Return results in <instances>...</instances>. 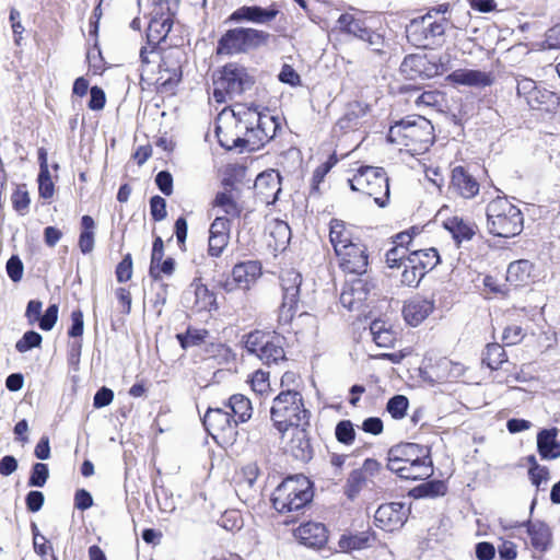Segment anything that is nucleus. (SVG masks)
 Returning <instances> with one entry per match:
<instances>
[{
    "mask_svg": "<svg viewBox=\"0 0 560 560\" xmlns=\"http://www.w3.org/2000/svg\"><path fill=\"white\" fill-rule=\"evenodd\" d=\"M370 332L374 342L383 348L393 347L397 339V334L393 330L392 325L383 319L373 320L370 325Z\"/></svg>",
    "mask_w": 560,
    "mask_h": 560,
    "instance_id": "obj_36",
    "label": "nucleus"
},
{
    "mask_svg": "<svg viewBox=\"0 0 560 560\" xmlns=\"http://www.w3.org/2000/svg\"><path fill=\"white\" fill-rule=\"evenodd\" d=\"M447 65L438 56L410 55L405 57L400 70L410 79H431L447 71Z\"/></svg>",
    "mask_w": 560,
    "mask_h": 560,
    "instance_id": "obj_14",
    "label": "nucleus"
},
{
    "mask_svg": "<svg viewBox=\"0 0 560 560\" xmlns=\"http://www.w3.org/2000/svg\"><path fill=\"white\" fill-rule=\"evenodd\" d=\"M508 355L505 350L499 343H489L483 353L482 362H485L491 370H497L499 366L506 362Z\"/></svg>",
    "mask_w": 560,
    "mask_h": 560,
    "instance_id": "obj_44",
    "label": "nucleus"
},
{
    "mask_svg": "<svg viewBox=\"0 0 560 560\" xmlns=\"http://www.w3.org/2000/svg\"><path fill=\"white\" fill-rule=\"evenodd\" d=\"M253 392L258 395H265L270 389L269 373L262 370L255 371L248 380Z\"/></svg>",
    "mask_w": 560,
    "mask_h": 560,
    "instance_id": "obj_49",
    "label": "nucleus"
},
{
    "mask_svg": "<svg viewBox=\"0 0 560 560\" xmlns=\"http://www.w3.org/2000/svg\"><path fill=\"white\" fill-rule=\"evenodd\" d=\"M387 468L402 479H427L433 474L430 448L417 443L395 445L388 452Z\"/></svg>",
    "mask_w": 560,
    "mask_h": 560,
    "instance_id": "obj_3",
    "label": "nucleus"
},
{
    "mask_svg": "<svg viewBox=\"0 0 560 560\" xmlns=\"http://www.w3.org/2000/svg\"><path fill=\"white\" fill-rule=\"evenodd\" d=\"M524 525L527 528L532 547L540 552L547 551L552 542L550 527L540 521H528Z\"/></svg>",
    "mask_w": 560,
    "mask_h": 560,
    "instance_id": "obj_32",
    "label": "nucleus"
},
{
    "mask_svg": "<svg viewBox=\"0 0 560 560\" xmlns=\"http://www.w3.org/2000/svg\"><path fill=\"white\" fill-rule=\"evenodd\" d=\"M537 84L534 80L528 78H523L517 81V95L521 97H524L526 103L529 102V100L533 97L534 92L537 89Z\"/></svg>",
    "mask_w": 560,
    "mask_h": 560,
    "instance_id": "obj_61",
    "label": "nucleus"
},
{
    "mask_svg": "<svg viewBox=\"0 0 560 560\" xmlns=\"http://www.w3.org/2000/svg\"><path fill=\"white\" fill-rule=\"evenodd\" d=\"M450 25L448 19L442 16L441 11L430 10L409 22L406 26V37L417 48L433 49L445 43Z\"/></svg>",
    "mask_w": 560,
    "mask_h": 560,
    "instance_id": "obj_5",
    "label": "nucleus"
},
{
    "mask_svg": "<svg viewBox=\"0 0 560 560\" xmlns=\"http://www.w3.org/2000/svg\"><path fill=\"white\" fill-rule=\"evenodd\" d=\"M183 306L191 313L199 314L217 308V299L200 278H196L182 295Z\"/></svg>",
    "mask_w": 560,
    "mask_h": 560,
    "instance_id": "obj_16",
    "label": "nucleus"
},
{
    "mask_svg": "<svg viewBox=\"0 0 560 560\" xmlns=\"http://www.w3.org/2000/svg\"><path fill=\"white\" fill-rule=\"evenodd\" d=\"M409 256L410 262L420 265V267H423L425 272L432 270L440 262V255L433 247L425 249H411Z\"/></svg>",
    "mask_w": 560,
    "mask_h": 560,
    "instance_id": "obj_40",
    "label": "nucleus"
},
{
    "mask_svg": "<svg viewBox=\"0 0 560 560\" xmlns=\"http://www.w3.org/2000/svg\"><path fill=\"white\" fill-rule=\"evenodd\" d=\"M313 499L311 480L304 475L287 477L272 493V505L280 513L300 511Z\"/></svg>",
    "mask_w": 560,
    "mask_h": 560,
    "instance_id": "obj_8",
    "label": "nucleus"
},
{
    "mask_svg": "<svg viewBox=\"0 0 560 560\" xmlns=\"http://www.w3.org/2000/svg\"><path fill=\"white\" fill-rule=\"evenodd\" d=\"M255 80L253 74L242 65L230 62L220 71L213 81V98L217 103H225L252 89Z\"/></svg>",
    "mask_w": 560,
    "mask_h": 560,
    "instance_id": "obj_9",
    "label": "nucleus"
},
{
    "mask_svg": "<svg viewBox=\"0 0 560 560\" xmlns=\"http://www.w3.org/2000/svg\"><path fill=\"white\" fill-rule=\"evenodd\" d=\"M335 30L340 34L365 44L377 56H385L389 47L386 30L374 25V19L363 11L351 9L339 15Z\"/></svg>",
    "mask_w": 560,
    "mask_h": 560,
    "instance_id": "obj_2",
    "label": "nucleus"
},
{
    "mask_svg": "<svg viewBox=\"0 0 560 560\" xmlns=\"http://www.w3.org/2000/svg\"><path fill=\"white\" fill-rule=\"evenodd\" d=\"M269 235L275 240V247H284L291 238V229L282 220H273L268 226Z\"/></svg>",
    "mask_w": 560,
    "mask_h": 560,
    "instance_id": "obj_42",
    "label": "nucleus"
},
{
    "mask_svg": "<svg viewBox=\"0 0 560 560\" xmlns=\"http://www.w3.org/2000/svg\"><path fill=\"white\" fill-rule=\"evenodd\" d=\"M302 275L293 268L284 269L280 275L282 303L279 308L280 324H290L298 311Z\"/></svg>",
    "mask_w": 560,
    "mask_h": 560,
    "instance_id": "obj_13",
    "label": "nucleus"
},
{
    "mask_svg": "<svg viewBox=\"0 0 560 560\" xmlns=\"http://www.w3.org/2000/svg\"><path fill=\"white\" fill-rule=\"evenodd\" d=\"M446 80L454 85L485 89L494 83V75L481 70L456 69L446 77Z\"/></svg>",
    "mask_w": 560,
    "mask_h": 560,
    "instance_id": "obj_22",
    "label": "nucleus"
},
{
    "mask_svg": "<svg viewBox=\"0 0 560 560\" xmlns=\"http://www.w3.org/2000/svg\"><path fill=\"white\" fill-rule=\"evenodd\" d=\"M329 241L334 247L335 253L337 249L350 247L357 242L353 240L352 232L347 223L339 219H332L329 223Z\"/></svg>",
    "mask_w": 560,
    "mask_h": 560,
    "instance_id": "obj_33",
    "label": "nucleus"
},
{
    "mask_svg": "<svg viewBox=\"0 0 560 560\" xmlns=\"http://www.w3.org/2000/svg\"><path fill=\"white\" fill-rule=\"evenodd\" d=\"M42 340H43V338L38 332H36L34 330H28L15 343V349L20 353H24V352L32 350L33 348L39 347L42 343Z\"/></svg>",
    "mask_w": 560,
    "mask_h": 560,
    "instance_id": "obj_55",
    "label": "nucleus"
},
{
    "mask_svg": "<svg viewBox=\"0 0 560 560\" xmlns=\"http://www.w3.org/2000/svg\"><path fill=\"white\" fill-rule=\"evenodd\" d=\"M408 514V508L401 502H390L378 506L374 514L375 523L386 532H393L400 528Z\"/></svg>",
    "mask_w": 560,
    "mask_h": 560,
    "instance_id": "obj_20",
    "label": "nucleus"
},
{
    "mask_svg": "<svg viewBox=\"0 0 560 560\" xmlns=\"http://www.w3.org/2000/svg\"><path fill=\"white\" fill-rule=\"evenodd\" d=\"M534 265L527 259H520L509 265L506 281L512 285L521 287L530 281Z\"/></svg>",
    "mask_w": 560,
    "mask_h": 560,
    "instance_id": "obj_35",
    "label": "nucleus"
},
{
    "mask_svg": "<svg viewBox=\"0 0 560 560\" xmlns=\"http://www.w3.org/2000/svg\"><path fill=\"white\" fill-rule=\"evenodd\" d=\"M260 275L261 266L255 260L236 264L232 270V278L234 282L244 290H248Z\"/></svg>",
    "mask_w": 560,
    "mask_h": 560,
    "instance_id": "obj_30",
    "label": "nucleus"
},
{
    "mask_svg": "<svg viewBox=\"0 0 560 560\" xmlns=\"http://www.w3.org/2000/svg\"><path fill=\"white\" fill-rule=\"evenodd\" d=\"M231 220L225 217H217L209 229L208 254L211 257H220L230 241Z\"/></svg>",
    "mask_w": 560,
    "mask_h": 560,
    "instance_id": "obj_23",
    "label": "nucleus"
},
{
    "mask_svg": "<svg viewBox=\"0 0 560 560\" xmlns=\"http://www.w3.org/2000/svg\"><path fill=\"white\" fill-rule=\"evenodd\" d=\"M415 491L419 497L435 498L445 494L446 486L443 481L434 480L420 485Z\"/></svg>",
    "mask_w": 560,
    "mask_h": 560,
    "instance_id": "obj_53",
    "label": "nucleus"
},
{
    "mask_svg": "<svg viewBox=\"0 0 560 560\" xmlns=\"http://www.w3.org/2000/svg\"><path fill=\"white\" fill-rule=\"evenodd\" d=\"M58 319V306L51 304L47 307L44 315H40L37 320L38 326L42 330L48 331L54 328Z\"/></svg>",
    "mask_w": 560,
    "mask_h": 560,
    "instance_id": "obj_57",
    "label": "nucleus"
},
{
    "mask_svg": "<svg viewBox=\"0 0 560 560\" xmlns=\"http://www.w3.org/2000/svg\"><path fill=\"white\" fill-rule=\"evenodd\" d=\"M232 113L236 119V128L240 132L243 131L244 126H248V124L253 121H256V127H249L247 138L237 137L234 139L233 145L226 144L219 139L222 147L231 149L233 147L247 145L250 150H255L262 147L275 137L278 128L275 117L259 110L257 105L237 103L233 106Z\"/></svg>",
    "mask_w": 560,
    "mask_h": 560,
    "instance_id": "obj_1",
    "label": "nucleus"
},
{
    "mask_svg": "<svg viewBox=\"0 0 560 560\" xmlns=\"http://www.w3.org/2000/svg\"><path fill=\"white\" fill-rule=\"evenodd\" d=\"M151 215L155 221H162L166 218V201L160 196H153L150 200Z\"/></svg>",
    "mask_w": 560,
    "mask_h": 560,
    "instance_id": "obj_58",
    "label": "nucleus"
},
{
    "mask_svg": "<svg viewBox=\"0 0 560 560\" xmlns=\"http://www.w3.org/2000/svg\"><path fill=\"white\" fill-rule=\"evenodd\" d=\"M203 425L211 435L219 433H232L237 427V420L232 417L229 409L209 408L203 417Z\"/></svg>",
    "mask_w": 560,
    "mask_h": 560,
    "instance_id": "obj_24",
    "label": "nucleus"
},
{
    "mask_svg": "<svg viewBox=\"0 0 560 560\" xmlns=\"http://www.w3.org/2000/svg\"><path fill=\"white\" fill-rule=\"evenodd\" d=\"M283 337L277 334L252 331L246 336L245 348L265 364L278 363L284 360Z\"/></svg>",
    "mask_w": 560,
    "mask_h": 560,
    "instance_id": "obj_12",
    "label": "nucleus"
},
{
    "mask_svg": "<svg viewBox=\"0 0 560 560\" xmlns=\"http://www.w3.org/2000/svg\"><path fill=\"white\" fill-rule=\"evenodd\" d=\"M523 337V328L518 325H511L504 329L502 339L506 346H512L518 343Z\"/></svg>",
    "mask_w": 560,
    "mask_h": 560,
    "instance_id": "obj_63",
    "label": "nucleus"
},
{
    "mask_svg": "<svg viewBox=\"0 0 560 560\" xmlns=\"http://www.w3.org/2000/svg\"><path fill=\"white\" fill-rule=\"evenodd\" d=\"M132 276V259L131 255L127 254L116 268V277L119 282H126Z\"/></svg>",
    "mask_w": 560,
    "mask_h": 560,
    "instance_id": "obj_59",
    "label": "nucleus"
},
{
    "mask_svg": "<svg viewBox=\"0 0 560 560\" xmlns=\"http://www.w3.org/2000/svg\"><path fill=\"white\" fill-rule=\"evenodd\" d=\"M527 105L535 110L555 112L560 107V96L555 92L538 86Z\"/></svg>",
    "mask_w": 560,
    "mask_h": 560,
    "instance_id": "obj_34",
    "label": "nucleus"
},
{
    "mask_svg": "<svg viewBox=\"0 0 560 560\" xmlns=\"http://www.w3.org/2000/svg\"><path fill=\"white\" fill-rule=\"evenodd\" d=\"M71 327L68 330V335L72 338L82 336L84 328L83 313L81 310H74L71 313Z\"/></svg>",
    "mask_w": 560,
    "mask_h": 560,
    "instance_id": "obj_64",
    "label": "nucleus"
},
{
    "mask_svg": "<svg viewBox=\"0 0 560 560\" xmlns=\"http://www.w3.org/2000/svg\"><path fill=\"white\" fill-rule=\"evenodd\" d=\"M281 176L276 170H268L260 173L255 180L254 187L257 194L267 202H275L281 191Z\"/></svg>",
    "mask_w": 560,
    "mask_h": 560,
    "instance_id": "obj_26",
    "label": "nucleus"
},
{
    "mask_svg": "<svg viewBox=\"0 0 560 560\" xmlns=\"http://www.w3.org/2000/svg\"><path fill=\"white\" fill-rule=\"evenodd\" d=\"M434 310V301L416 296L409 300L402 308L405 320L410 326H418L421 324Z\"/></svg>",
    "mask_w": 560,
    "mask_h": 560,
    "instance_id": "obj_27",
    "label": "nucleus"
},
{
    "mask_svg": "<svg viewBox=\"0 0 560 560\" xmlns=\"http://www.w3.org/2000/svg\"><path fill=\"white\" fill-rule=\"evenodd\" d=\"M409 401L404 395H396L392 397L386 406V410L394 419H402L406 416Z\"/></svg>",
    "mask_w": 560,
    "mask_h": 560,
    "instance_id": "obj_48",
    "label": "nucleus"
},
{
    "mask_svg": "<svg viewBox=\"0 0 560 560\" xmlns=\"http://www.w3.org/2000/svg\"><path fill=\"white\" fill-rule=\"evenodd\" d=\"M444 226L457 243L471 240L477 229L472 222L458 217L446 220Z\"/></svg>",
    "mask_w": 560,
    "mask_h": 560,
    "instance_id": "obj_38",
    "label": "nucleus"
},
{
    "mask_svg": "<svg viewBox=\"0 0 560 560\" xmlns=\"http://www.w3.org/2000/svg\"><path fill=\"white\" fill-rule=\"evenodd\" d=\"M524 228V217L518 207L506 197H497L487 206V229L498 237H513Z\"/></svg>",
    "mask_w": 560,
    "mask_h": 560,
    "instance_id": "obj_7",
    "label": "nucleus"
},
{
    "mask_svg": "<svg viewBox=\"0 0 560 560\" xmlns=\"http://www.w3.org/2000/svg\"><path fill=\"white\" fill-rule=\"evenodd\" d=\"M335 254L338 258L340 268L345 272L359 276L366 272L369 257L365 246L360 242H357L350 247H345L339 250L337 249Z\"/></svg>",
    "mask_w": 560,
    "mask_h": 560,
    "instance_id": "obj_19",
    "label": "nucleus"
},
{
    "mask_svg": "<svg viewBox=\"0 0 560 560\" xmlns=\"http://www.w3.org/2000/svg\"><path fill=\"white\" fill-rule=\"evenodd\" d=\"M180 55L178 49L171 50L163 56L162 62L159 65V81L161 85L173 88L182 78Z\"/></svg>",
    "mask_w": 560,
    "mask_h": 560,
    "instance_id": "obj_25",
    "label": "nucleus"
},
{
    "mask_svg": "<svg viewBox=\"0 0 560 560\" xmlns=\"http://www.w3.org/2000/svg\"><path fill=\"white\" fill-rule=\"evenodd\" d=\"M269 37V33L250 27L229 30L219 39L217 52L225 55L247 52L266 45Z\"/></svg>",
    "mask_w": 560,
    "mask_h": 560,
    "instance_id": "obj_11",
    "label": "nucleus"
},
{
    "mask_svg": "<svg viewBox=\"0 0 560 560\" xmlns=\"http://www.w3.org/2000/svg\"><path fill=\"white\" fill-rule=\"evenodd\" d=\"M23 264L18 256H12L7 261V272L13 282H19L23 276Z\"/></svg>",
    "mask_w": 560,
    "mask_h": 560,
    "instance_id": "obj_62",
    "label": "nucleus"
},
{
    "mask_svg": "<svg viewBox=\"0 0 560 560\" xmlns=\"http://www.w3.org/2000/svg\"><path fill=\"white\" fill-rule=\"evenodd\" d=\"M370 537L365 534L342 536L339 540V547L342 551L360 550L369 547Z\"/></svg>",
    "mask_w": 560,
    "mask_h": 560,
    "instance_id": "obj_47",
    "label": "nucleus"
},
{
    "mask_svg": "<svg viewBox=\"0 0 560 560\" xmlns=\"http://www.w3.org/2000/svg\"><path fill=\"white\" fill-rule=\"evenodd\" d=\"M556 428L542 429L537 434V451L544 460L560 457V442L557 440Z\"/></svg>",
    "mask_w": 560,
    "mask_h": 560,
    "instance_id": "obj_31",
    "label": "nucleus"
},
{
    "mask_svg": "<svg viewBox=\"0 0 560 560\" xmlns=\"http://www.w3.org/2000/svg\"><path fill=\"white\" fill-rule=\"evenodd\" d=\"M450 189L454 194L469 199L478 194L479 184L464 170V167L457 166L452 171Z\"/></svg>",
    "mask_w": 560,
    "mask_h": 560,
    "instance_id": "obj_29",
    "label": "nucleus"
},
{
    "mask_svg": "<svg viewBox=\"0 0 560 560\" xmlns=\"http://www.w3.org/2000/svg\"><path fill=\"white\" fill-rule=\"evenodd\" d=\"M308 427H291L287 432L280 433L284 452L303 463L311 460L314 454L307 431Z\"/></svg>",
    "mask_w": 560,
    "mask_h": 560,
    "instance_id": "obj_15",
    "label": "nucleus"
},
{
    "mask_svg": "<svg viewBox=\"0 0 560 560\" xmlns=\"http://www.w3.org/2000/svg\"><path fill=\"white\" fill-rule=\"evenodd\" d=\"M404 271L401 273V283L408 287H416L427 273L423 267L410 262V256L406 257L404 262Z\"/></svg>",
    "mask_w": 560,
    "mask_h": 560,
    "instance_id": "obj_43",
    "label": "nucleus"
},
{
    "mask_svg": "<svg viewBox=\"0 0 560 560\" xmlns=\"http://www.w3.org/2000/svg\"><path fill=\"white\" fill-rule=\"evenodd\" d=\"M38 194L43 199H50L55 194V184L51 179L50 172H39L38 174Z\"/></svg>",
    "mask_w": 560,
    "mask_h": 560,
    "instance_id": "obj_56",
    "label": "nucleus"
},
{
    "mask_svg": "<svg viewBox=\"0 0 560 560\" xmlns=\"http://www.w3.org/2000/svg\"><path fill=\"white\" fill-rule=\"evenodd\" d=\"M173 19L166 0L156 3L151 12L147 38L149 44L156 45L165 39L172 30Z\"/></svg>",
    "mask_w": 560,
    "mask_h": 560,
    "instance_id": "obj_18",
    "label": "nucleus"
},
{
    "mask_svg": "<svg viewBox=\"0 0 560 560\" xmlns=\"http://www.w3.org/2000/svg\"><path fill=\"white\" fill-rule=\"evenodd\" d=\"M335 435L338 442L345 445H351L355 439V431L350 420H341L337 423Z\"/></svg>",
    "mask_w": 560,
    "mask_h": 560,
    "instance_id": "obj_50",
    "label": "nucleus"
},
{
    "mask_svg": "<svg viewBox=\"0 0 560 560\" xmlns=\"http://www.w3.org/2000/svg\"><path fill=\"white\" fill-rule=\"evenodd\" d=\"M439 369L442 372V377L452 380L463 377L466 372V369L462 363L453 362L450 360H442L439 363Z\"/></svg>",
    "mask_w": 560,
    "mask_h": 560,
    "instance_id": "obj_54",
    "label": "nucleus"
},
{
    "mask_svg": "<svg viewBox=\"0 0 560 560\" xmlns=\"http://www.w3.org/2000/svg\"><path fill=\"white\" fill-rule=\"evenodd\" d=\"M82 231L79 236V248L82 254L86 255L93 252L95 243V221L91 215H83L81 218Z\"/></svg>",
    "mask_w": 560,
    "mask_h": 560,
    "instance_id": "obj_39",
    "label": "nucleus"
},
{
    "mask_svg": "<svg viewBox=\"0 0 560 560\" xmlns=\"http://www.w3.org/2000/svg\"><path fill=\"white\" fill-rule=\"evenodd\" d=\"M12 206L15 211H18L21 215H24L30 207L31 198L25 189V186H19L14 192L12 194Z\"/></svg>",
    "mask_w": 560,
    "mask_h": 560,
    "instance_id": "obj_52",
    "label": "nucleus"
},
{
    "mask_svg": "<svg viewBox=\"0 0 560 560\" xmlns=\"http://www.w3.org/2000/svg\"><path fill=\"white\" fill-rule=\"evenodd\" d=\"M442 100V94L438 91H427L421 94H419L416 100L415 104L420 106H427V107H433L436 106Z\"/></svg>",
    "mask_w": 560,
    "mask_h": 560,
    "instance_id": "obj_60",
    "label": "nucleus"
},
{
    "mask_svg": "<svg viewBox=\"0 0 560 560\" xmlns=\"http://www.w3.org/2000/svg\"><path fill=\"white\" fill-rule=\"evenodd\" d=\"M224 406L229 409L232 417L237 420V424L246 422L252 418V402L242 394L232 395Z\"/></svg>",
    "mask_w": 560,
    "mask_h": 560,
    "instance_id": "obj_37",
    "label": "nucleus"
},
{
    "mask_svg": "<svg viewBox=\"0 0 560 560\" xmlns=\"http://www.w3.org/2000/svg\"><path fill=\"white\" fill-rule=\"evenodd\" d=\"M49 477V469L46 464L36 463L32 467L31 476L28 478V486L42 488L46 485Z\"/></svg>",
    "mask_w": 560,
    "mask_h": 560,
    "instance_id": "obj_51",
    "label": "nucleus"
},
{
    "mask_svg": "<svg viewBox=\"0 0 560 560\" xmlns=\"http://www.w3.org/2000/svg\"><path fill=\"white\" fill-rule=\"evenodd\" d=\"M310 417L303 396L298 390H281L272 400L270 419L279 433L287 432L291 427L310 425Z\"/></svg>",
    "mask_w": 560,
    "mask_h": 560,
    "instance_id": "obj_6",
    "label": "nucleus"
},
{
    "mask_svg": "<svg viewBox=\"0 0 560 560\" xmlns=\"http://www.w3.org/2000/svg\"><path fill=\"white\" fill-rule=\"evenodd\" d=\"M294 536L301 544L312 548H320L327 542L326 527L320 523L307 522L294 530Z\"/></svg>",
    "mask_w": 560,
    "mask_h": 560,
    "instance_id": "obj_28",
    "label": "nucleus"
},
{
    "mask_svg": "<svg viewBox=\"0 0 560 560\" xmlns=\"http://www.w3.org/2000/svg\"><path fill=\"white\" fill-rule=\"evenodd\" d=\"M365 482V472L361 469L353 470L346 483V494L348 498L353 499L361 491Z\"/></svg>",
    "mask_w": 560,
    "mask_h": 560,
    "instance_id": "obj_46",
    "label": "nucleus"
},
{
    "mask_svg": "<svg viewBox=\"0 0 560 560\" xmlns=\"http://www.w3.org/2000/svg\"><path fill=\"white\" fill-rule=\"evenodd\" d=\"M376 289V283L370 277L355 278L347 283L340 294V303L349 311H358Z\"/></svg>",
    "mask_w": 560,
    "mask_h": 560,
    "instance_id": "obj_17",
    "label": "nucleus"
},
{
    "mask_svg": "<svg viewBox=\"0 0 560 560\" xmlns=\"http://www.w3.org/2000/svg\"><path fill=\"white\" fill-rule=\"evenodd\" d=\"M351 190L362 192L374 199L378 207H385L389 199L388 177L384 168L361 166L352 178L348 179Z\"/></svg>",
    "mask_w": 560,
    "mask_h": 560,
    "instance_id": "obj_10",
    "label": "nucleus"
},
{
    "mask_svg": "<svg viewBox=\"0 0 560 560\" xmlns=\"http://www.w3.org/2000/svg\"><path fill=\"white\" fill-rule=\"evenodd\" d=\"M213 206L232 219L240 217L242 212V209L235 198L229 191L218 192L214 198Z\"/></svg>",
    "mask_w": 560,
    "mask_h": 560,
    "instance_id": "obj_41",
    "label": "nucleus"
},
{
    "mask_svg": "<svg viewBox=\"0 0 560 560\" xmlns=\"http://www.w3.org/2000/svg\"><path fill=\"white\" fill-rule=\"evenodd\" d=\"M387 140L412 155L425 152L433 143V126L420 115H410L390 126Z\"/></svg>",
    "mask_w": 560,
    "mask_h": 560,
    "instance_id": "obj_4",
    "label": "nucleus"
},
{
    "mask_svg": "<svg viewBox=\"0 0 560 560\" xmlns=\"http://www.w3.org/2000/svg\"><path fill=\"white\" fill-rule=\"evenodd\" d=\"M177 339L183 349L199 346L206 341L208 331L206 329L188 328L185 334H178Z\"/></svg>",
    "mask_w": 560,
    "mask_h": 560,
    "instance_id": "obj_45",
    "label": "nucleus"
},
{
    "mask_svg": "<svg viewBox=\"0 0 560 560\" xmlns=\"http://www.w3.org/2000/svg\"><path fill=\"white\" fill-rule=\"evenodd\" d=\"M278 14L279 9L276 4H271L268 8H261L258 5H243L236 9L228 18V22H250L255 24H267L273 21Z\"/></svg>",
    "mask_w": 560,
    "mask_h": 560,
    "instance_id": "obj_21",
    "label": "nucleus"
}]
</instances>
